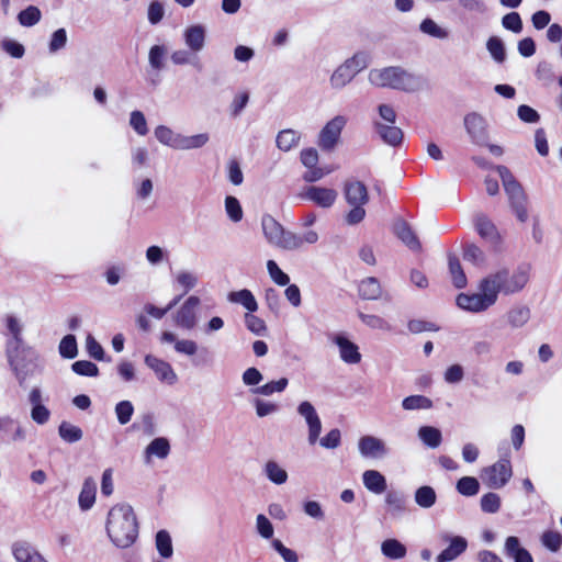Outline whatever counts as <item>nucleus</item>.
<instances>
[{
    "instance_id": "1",
    "label": "nucleus",
    "mask_w": 562,
    "mask_h": 562,
    "mask_svg": "<svg viewBox=\"0 0 562 562\" xmlns=\"http://www.w3.org/2000/svg\"><path fill=\"white\" fill-rule=\"evenodd\" d=\"M106 532L119 548H127L135 542L138 536V524L132 506L117 504L110 509Z\"/></svg>"
},
{
    "instance_id": "2",
    "label": "nucleus",
    "mask_w": 562,
    "mask_h": 562,
    "mask_svg": "<svg viewBox=\"0 0 562 562\" xmlns=\"http://www.w3.org/2000/svg\"><path fill=\"white\" fill-rule=\"evenodd\" d=\"M368 78L375 87L390 88L405 92L418 91L424 83L420 76L409 72L400 66L371 69Z\"/></svg>"
},
{
    "instance_id": "3",
    "label": "nucleus",
    "mask_w": 562,
    "mask_h": 562,
    "mask_svg": "<svg viewBox=\"0 0 562 562\" xmlns=\"http://www.w3.org/2000/svg\"><path fill=\"white\" fill-rule=\"evenodd\" d=\"M5 355L20 386H24L27 379L42 372L40 353L26 344L16 347L15 350H5Z\"/></svg>"
},
{
    "instance_id": "4",
    "label": "nucleus",
    "mask_w": 562,
    "mask_h": 562,
    "mask_svg": "<svg viewBox=\"0 0 562 562\" xmlns=\"http://www.w3.org/2000/svg\"><path fill=\"white\" fill-rule=\"evenodd\" d=\"M486 288L494 292L497 301L498 294L512 295L520 292L529 282V268L527 266H518L510 271L509 269H501L484 278Z\"/></svg>"
},
{
    "instance_id": "5",
    "label": "nucleus",
    "mask_w": 562,
    "mask_h": 562,
    "mask_svg": "<svg viewBox=\"0 0 562 562\" xmlns=\"http://www.w3.org/2000/svg\"><path fill=\"white\" fill-rule=\"evenodd\" d=\"M495 169L502 179L512 211L519 222L525 223L528 220V200L521 184L515 179L506 166H496Z\"/></svg>"
},
{
    "instance_id": "6",
    "label": "nucleus",
    "mask_w": 562,
    "mask_h": 562,
    "mask_svg": "<svg viewBox=\"0 0 562 562\" xmlns=\"http://www.w3.org/2000/svg\"><path fill=\"white\" fill-rule=\"evenodd\" d=\"M262 232L267 240L283 250H295L299 244L296 234L286 231L278 221L271 215H263L261 218Z\"/></svg>"
},
{
    "instance_id": "7",
    "label": "nucleus",
    "mask_w": 562,
    "mask_h": 562,
    "mask_svg": "<svg viewBox=\"0 0 562 562\" xmlns=\"http://www.w3.org/2000/svg\"><path fill=\"white\" fill-rule=\"evenodd\" d=\"M480 293L467 294L460 293L457 296V305L468 312L481 313L496 303L494 292L485 285L484 279L479 284Z\"/></svg>"
},
{
    "instance_id": "8",
    "label": "nucleus",
    "mask_w": 562,
    "mask_h": 562,
    "mask_svg": "<svg viewBox=\"0 0 562 562\" xmlns=\"http://www.w3.org/2000/svg\"><path fill=\"white\" fill-rule=\"evenodd\" d=\"M513 475L512 464L508 459H501L493 465L487 467L481 474L482 481L490 488H502L504 487Z\"/></svg>"
},
{
    "instance_id": "9",
    "label": "nucleus",
    "mask_w": 562,
    "mask_h": 562,
    "mask_svg": "<svg viewBox=\"0 0 562 562\" xmlns=\"http://www.w3.org/2000/svg\"><path fill=\"white\" fill-rule=\"evenodd\" d=\"M347 124V119L344 115H336L328 121L321 130L318 135V146L324 151H331L337 146L341 131Z\"/></svg>"
},
{
    "instance_id": "10",
    "label": "nucleus",
    "mask_w": 562,
    "mask_h": 562,
    "mask_svg": "<svg viewBox=\"0 0 562 562\" xmlns=\"http://www.w3.org/2000/svg\"><path fill=\"white\" fill-rule=\"evenodd\" d=\"M464 128L471 142L479 146H485L488 142L487 122L477 112L468 113L463 119Z\"/></svg>"
},
{
    "instance_id": "11",
    "label": "nucleus",
    "mask_w": 562,
    "mask_h": 562,
    "mask_svg": "<svg viewBox=\"0 0 562 562\" xmlns=\"http://www.w3.org/2000/svg\"><path fill=\"white\" fill-rule=\"evenodd\" d=\"M200 297L190 295L173 315L175 324L183 329L191 330L196 326V311L200 305Z\"/></svg>"
},
{
    "instance_id": "12",
    "label": "nucleus",
    "mask_w": 562,
    "mask_h": 562,
    "mask_svg": "<svg viewBox=\"0 0 562 562\" xmlns=\"http://www.w3.org/2000/svg\"><path fill=\"white\" fill-rule=\"evenodd\" d=\"M329 340L339 349L340 359L348 364H357L361 361L359 347L352 342L346 333L330 334Z\"/></svg>"
},
{
    "instance_id": "13",
    "label": "nucleus",
    "mask_w": 562,
    "mask_h": 562,
    "mask_svg": "<svg viewBox=\"0 0 562 562\" xmlns=\"http://www.w3.org/2000/svg\"><path fill=\"white\" fill-rule=\"evenodd\" d=\"M26 439V430L21 423L10 415L0 416V440L22 442Z\"/></svg>"
},
{
    "instance_id": "14",
    "label": "nucleus",
    "mask_w": 562,
    "mask_h": 562,
    "mask_svg": "<svg viewBox=\"0 0 562 562\" xmlns=\"http://www.w3.org/2000/svg\"><path fill=\"white\" fill-rule=\"evenodd\" d=\"M358 449L361 457L367 459H383L389 454L385 442L374 436H362L358 441Z\"/></svg>"
},
{
    "instance_id": "15",
    "label": "nucleus",
    "mask_w": 562,
    "mask_h": 562,
    "mask_svg": "<svg viewBox=\"0 0 562 562\" xmlns=\"http://www.w3.org/2000/svg\"><path fill=\"white\" fill-rule=\"evenodd\" d=\"M297 413L304 417L307 426H308V442L310 445H315L316 441L319 438L321 431H322V422L319 416L316 413V409L314 406L307 402L304 401L300 403L297 407Z\"/></svg>"
},
{
    "instance_id": "16",
    "label": "nucleus",
    "mask_w": 562,
    "mask_h": 562,
    "mask_svg": "<svg viewBox=\"0 0 562 562\" xmlns=\"http://www.w3.org/2000/svg\"><path fill=\"white\" fill-rule=\"evenodd\" d=\"M441 539L449 546L443 549L436 558V562H451L465 552L468 540L462 536L442 535Z\"/></svg>"
},
{
    "instance_id": "17",
    "label": "nucleus",
    "mask_w": 562,
    "mask_h": 562,
    "mask_svg": "<svg viewBox=\"0 0 562 562\" xmlns=\"http://www.w3.org/2000/svg\"><path fill=\"white\" fill-rule=\"evenodd\" d=\"M145 363L148 368H150L157 379L161 382H165L169 385L175 384L178 381V375L167 361L159 359L153 355H147L145 357Z\"/></svg>"
},
{
    "instance_id": "18",
    "label": "nucleus",
    "mask_w": 562,
    "mask_h": 562,
    "mask_svg": "<svg viewBox=\"0 0 562 562\" xmlns=\"http://www.w3.org/2000/svg\"><path fill=\"white\" fill-rule=\"evenodd\" d=\"M302 196L321 207L328 209L335 203L337 192L334 189L312 186L305 190Z\"/></svg>"
},
{
    "instance_id": "19",
    "label": "nucleus",
    "mask_w": 562,
    "mask_h": 562,
    "mask_svg": "<svg viewBox=\"0 0 562 562\" xmlns=\"http://www.w3.org/2000/svg\"><path fill=\"white\" fill-rule=\"evenodd\" d=\"M373 128L380 139L389 146L397 147L403 143L404 133L400 127L395 126V124L374 121Z\"/></svg>"
},
{
    "instance_id": "20",
    "label": "nucleus",
    "mask_w": 562,
    "mask_h": 562,
    "mask_svg": "<svg viewBox=\"0 0 562 562\" xmlns=\"http://www.w3.org/2000/svg\"><path fill=\"white\" fill-rule=\"evenodd\" d=\"M345 199L349 205H364L369 201L368 189L359 180H348L344 187Z\"/></svg>"
},
{
    "instance_id": "21",
    "label": "nucleus",
    "mask_w": 562,
    "mask_h": 562,
    "mask_svg": "<svg viewBox=\"0 0 562 562\" xmlns=\"http://www.w3.org/2000/svg\"><path fill=\"white\" fill-rule=\"evenodd\" d=\"M206 30L201 24L188 26L183 32L186 45L194 53L201 52L205 46Z\"/></svg>"
},
{
    "instance_id": "22",
    "label": "nucleus",
    "mask_w": 562,
    "mask_h": 562,
    "mask_svg": "<svg viewBox=\"0 0 562 562\" xmlns=\"http://www.w3.org/2000/svg\"><path fill=\"white\" fill-rule=\"evenodd\" d=\"M12 554L16 562H43L44 557L29 542L19 541L12 546Z\"/></svg>"
},
{
    "instance_id": "23",
    "label": "nucleus",
    "mask_w": 562,
    "mask_h": 562,
    "mask_svg": "<svg viewBox=\"0 0 562 562\" xmlns=\"http://www.w3.org/2000/svg\"><path fill=\"white\" fill-rule=\"evenodd\" d=\"M394 233L411 250L418 251L422 249L418 237L406 221L397 220L394 224Z\"/></svg>"
},
{
    "instance_id": "24",
    "label": "nucleus",
    "mask_w": 562,
    "mask_h": 562,
    "mask_svg": "<svg viewBox=\"0 0 562 562\" xmlns=\"http://www.w3.org/2000/svg\"><path fill=\"white\" fill-rule=\"evenodd\" d=\"M387 513L393 518H398L407 512V497L400 491H389L385 495Z\"/></svg>"
},
{
    "instance_id": "25",
    "label": "nucleus",
    "mask_w": 562,
    "mask_h": 562,
    "mask_svg": "<svg viewBox=\"0 0 562 562\" xmlns=\"http://www.w3.org/2000/svg\"><path fill=\"white\" fill-rule=\"evenodd\" d=\"M170 453V442L166 437L153 439L145 448L144 458L146 463L151 462V458L166 459Z\"/></svg>"
},
{
    "instance_id": "26",
    "label": "nucleus",
    "mask_w": 562,
    "mask_h": 562,
    "mask_svg": "<svg viewBox=\"0 0 562 562\" xmlns=\"http://www.w3.org/2000/svg\"><path fill=\"white\" fill-rule=\"evenodd\" d=\"M364 487L374 494H382L386 491L387 484L385 476L376 470H367L362 473Z\"/></svg>"
},
{
    "instance_id": "27",
    "label": "nucleus",
    "mask_w": 562,
    "mask_h": 562,
    "mask_svg": "<svg viewBox=\"0 0 562 562\" xmlns=\"http://www.w3.org/2000/svg\"><path fill=\"white\" fill-rule=\"evenodd\" d=\"M358 293L362 300H379L382 295L380 281L374 277H368L361 280L358 286Z\"/></svg>"
},
{
    "instance_id": "28",
    "label": "nucleus",
    "mask_w": 562,
    "mask_h": 562,
    "mask_svg": "<svg viewBox=\"0 0 562 562\" xmlns=\"http://www.w3.org/2000/svg\"><path fill=\"white\" fill-rule=\"evenodd\" d=\"M95 494H97V483L92 477H87L83 481L79 497H78V504L81 510L86 512L89 510L94 502H95Z\"/></svg>"
},
{
    "instance_id": "29",
    "label": "nucleus",
    "mask_w": 562,
    "mask_h": 562,
    "mask_svg": "<svg viewBox=\"0 0 562 562\" xmlns=\"http://www.w3.org/2000/svg\"><path fill=\"white\" fill-rule=\"evenodd\" d=\"M531 317V311L526 305H515L506 313V319L512 328L524 327Z\"/></svg>"
},
{
    "instance_id": "30",
    "label": "nucleus",
    "mask_w": 562,
    "mask_h": 562,
    "mask_svg": "<svg viewBox=\"0 0 562 562\" xmlns=\"http://www.w3.org/2000/svg\"><path fill=\"white\" fill-rule=\"evenodd\" d=\"M7 328L11 337L7 340L5 350H15L16 347L25 345L22 337V326L15 316L7 317Z\"/></svg>"
},
{
    "instance_id": "31",
    "label": "nucleus",
    "mask_w": 562,
    "mask_h": 562,
    "mask_svg": "<svg viewBox=\"0 0 562 562\" xmlns=\"http://www.w3.org/2000/svg\"><path fill=\"white\" fill-rule=\"evenodd\" d=\"M382 554L391 560H400L405 558L407 549L400 540L390 538L381 543Z\"/></svg>"
},
{
    "instance_id": "32",
    "label": "nucleus",
    "mask_w": 562,
    "mask_h": 562,
    "mask_svg": "<svg viewBox=\"0 0 562 562\" xmlns=\"http://www.w3.org/2000/svg\"><path fill=\"white\" fill-rule=\"evenodd\" d=\"M228 300L233 303L243 305L249 313H254L258 310L256 297L248 289L231 292L228 294Z\"/></svg>"
},
{
    "instance_id": "33",
    "label": "nucleus",
    "mask_w": 562,
    "mask_h": 562,
    "mask_svg": "<svg viewBox=\"0 0 562 562\" xmlns=\"http://www.w3.org/2000/svg\"><path fill=\"white\" fill-rule=\"evenodd\" d=\"M301 139V135L294 130H282L278 133L276 143L277 147L282 151H290L295 148Z\"/></svg>"
},
{
    "instance_id": "34",
    "label": "nucleus",
    "mask_w": 562,
    "mask_h": 562,
    "mask_svg": "<svg viewBox=\"0 0 562 562\" xmlns=\"http://www.w3.org/2000/svg\"><path fill=\"white\" fill-rule=\"evenodd\" d=\"M157 552L162 559H170L173 554V547L170 533L161 529L157 531L155 537Z\"/></svg>"
},
{
    "instance_id": "35",
    "label": "nucleus",
    "mask_w": 562,
    "mask_h": 562,
    "mask_svg": "<svg viewBox=\"0 0 562 562\" xmlns=\"http://www.w3.org/2000/svg\"><path fill=\"white\" fill-rule=\"evenodd\" d=\"M414 501L419 507L428 509L436 504V491L429 485H423L415 491Z\"/></svg>"
},
{
    "instance_id": "36",
    "label": "nucleus",
    "mask_w": 562,
    "mask_h": 562,
    "mask_svg": "<svg viewBox=\"0 0 562 562\" xmlns=\"http://www.w3.org/2000/svg\"><path fill=\"white\" fill-rule=\"evenodd\" d=\"M356 75L346 63L341 64L330 76L329 82L331 88L341 89L349 83Z\"/></svg>"
},
{
    "instance_id": "37",
    "label": "nucleus",
    "mask_w": 562,
    "mask_h": 562,
    "mask_svg": "<svg viewBox=\"0 0 562 562\" xmlns=\"http://www.w3.org/2000/svg\"><path fill=\"white\" fill-rule=\"evenodd\" d=\"M154 134L159 143L178 150L181 134L175 133L166 125H158Z\"/></svg>"
},
{
    "instance_id": "38",
    "label": "nucleus",
    "mask_w": 562,
    "mask_h": 562,
    "mask_svg": "<svg viewBox=\"0 0 562 562\" xmlns=\"http://www.w3.org/2000/svg\"><path fill=\"white\" fill-rule=\"evenodd\" d=\"M418 438L431 449L439 447L442 441L441 431L432 426H422L418 429Z\"/></svg>"
},
{
    "instance_id": "39",
    "label": "nucleus",
    "mask_w": 562,
    "mask_h": 562,
    "mask_svg": "<svg viewBox=\"0 0 562 562\" xmlns=\"http://www.w3.org/2000/svg\"><path fill=\"white\" fill-rule=\"evenodd\" d=\"M209 140L210 136L207 133H200L191 136L181 134L178 150L199 149L205 146Z\"/></svg>"
},
{
    "instance_id": "40",
    "label": "nucleus",
    "mask_w": 562,
    "mask_h": 562,
    "mask_svg": "<svg viewBox=\"0 0 562 562\" xmlns=\"http://www.w3.org/2000/svg\"><path fill=\"white\" fill-rule=\"evenodd\" d=\"M58 435L67 443L78 442L83 437V432L80 427L65 420L58 426Z\"/></svg>"
},
{
    "instance_id": "41",
    "label": "nucleus",
    "mask_w": 562,
    "mask_h": 562,
    "mask_svg": "<svg viewBox=\"0 0 562 562\" xmlns=\"http://www.w3.org/2000/svg\"><path fill=\"white\" fill-rule=\"evenodd\" d=\"M263 472L268 480L277 485L284 484L288 480V472L273 460L266 463Z\"/></svg>"
},
{
    "instance_id": "42",
    "label": "nucleus",
    "mask_w": 562,
    "mask_h": 562,
    "mask_svg": "<svg viewBox=\"0 0 562 562\" xmlns=\"http://www.w3.org/2000/svg\"><path fill=\"white\" fill-rule=\"evenodd\" d=\"M449 271L452 277L453 285L457 289H463L467 285V277L461 267L460 260L452 255L449 256Z\"/></svg>"
},
{
    "instance_id": "43",
    "label": "nucleus",
    "mask_w": 562,
    "mask_h": 562,
    "mask_svg": "<svg viewBox=\"0 0 562 562\" xmlns=\"http://www.w3.org/2000/svg\"><path fill=\"white\" fill-rule=\"evenodd\" d=\"M402 407L405 411L429 409L432 401L424 395H411L402 401Z\"/></svg>"
},
{
    "instance_id": "44",
    "label": "nucleus",
    "mask_w": 562,
    "mask_h": 562,
    "mask_svg": "<svg viewBox=\"0 0 562 562\" xmlns=\"http://www.w3.org/2000/svg\"><path fill=\"white\" fill-rule=\"evenodd\" d=\"M475 228L479 235L485 239H494L497 235L495 225L487 218V216L480 214L475 218Z\"/></svg>"
},
{
    "instance_id": "45",
    "label": "nucleus",
    "mask_w": 562,
    "mask_h": 562,
    "mask_svg": "<svg viewBox=\"0 0 562 562\" xmlns=\"http://www.w3.org/2000/svg\"><path fill=\"white\" fill-rule=\"evenodd\" d=\"M59 353L65 359H74L78 355L77 339L74 335L64 336L58 346Z\"/></svg>"
},
{
    "instance_id": "46",
    "label": "nucleus",
    "mask_w": 562,
    "mask_h": 562,
    "mask_svg": "<svg viewBox=\"0 0 562 562\" xmlns=\"http://www.w3.org/2000/svg\"><path fill=\"white\" fill-rule=\"evenodd\" d=\"M289 384V380L286 378H281L277 381H270L261 386H258L252 390V393L270 396L273 393H281L285 390Z\"/></svg>"
},
{
    "instance_id": "47",
    "label": "nucleus",
    "mask_w": 562,
    "mask_h": 562,
    "mask_svg": "<svg viewBox=\"0 0 562 562\" xmlns=\"http://www.w3.org/2000/svg\"><path fill=\"white\" fill-rule=\"evenodd\" d=\"M41 10L35 5H29L18 14V21L22 26L31 27L41 21Z\"/></svg>"
},
{
    "instance_id": "48",
    "label": "nucleus",
    "mask_w": 562,
    "mask_h": 562,
    "mask_svg": "<svg viewBox=\"0 0 562 562\" xmlns=\"http://www.w3.org/2000/svg\"><path fill=\"white\" fill-rule=\"evenodd\" d=\"M419 30L435 38L445 40L449 36V32L439 26L432 19L426 18L422 21Z\"/></svg>"
},
{
    "instance_id": "49",
    "label": "nucleus",
    "mask_w": 562,
    "mask_h": 562,
    "mask_svg": "<svg viewBox=\"0 0 562 562\" xmlns=\"http://www.w3.org/2000/svg\"><path fill=\"white\" fill-rule=\"evenodd\" d=\"M456 487L463 496H474L480 491V483L474 476H463L457 482Z\"/></svg>"
},
{
    "instance_id": "50",
    "label": "nucleus",
    "mask_w": 562,
    "mask_h": 562,
    "mask_svg": "<svg viewBox=\"0 0 562 562\" xmlns=\"http://www.w3.org/2000/svg\"><path fill=\"white\" fill-rule=\"evenodd\" d=\"M486 48L496 63L501 64L506 59L505 45L499 37H490L486 42Z\"/></svg>"
},
{
    "instance_id": "51",
    "label": "nucleus",
    "mask_w": 562,
    "mask_h": 562,
    "mask_svg": "<svg viewBox=\"0 0 562 562\" xmlns=\"http://www.w3.org/2000/svg\"><path fill=\"white\" fill-rule=\"evenodd\" d=\"M481 510L486 514H495L501 508V497L493 492H488L481 497Z\"/></svg>"
},
{
    "instance_id": "52",
    "label": "nucleus",
    "mask_w": 562,
    "mask_h": 562,
    "mask_svg": "<svg viewBox=\"0 0 562 562\" xmlns=\"http://www.w3.org/2000/svg\"><path fill=\"white\" fill-rule=\"evenodd\" d=\"M245 325L249 331L257 336H265L267 333V326L262 318L254 315L252 313H246L245 317Z\"/></svg>"
},
{
    "instance_id": "53",
    "label": "nucleus",
    "mask_w": 562,
    "mask_h": 562,
    "mask_svg": "<svg viewBox=\"0 0 562 562\" xmlns=\"http://www.w3.org/2000/svg\"><path fill=\"white\" fill-rule=\"evenodd\" d=\"M167 54V48L164 45H154L149 49L148 61L151 68L155 70H161L164 68V58Z\"/></svg>"
},
{
    "instance_id": "54",
    "label": "nucleus",
    "mask_w": 562,
    "mask_h": 562,
    "mask_svg": "<svg viewBox=\"0 0 562 562\" xmlns=\"http://www.w3.org/2000/svg\"><path fill=\"white\" fill-rule=\"evenodd\" d=\"M115 415H116V418H117V422L120 425H126L133 414H134V406L132 404V402L130 401H121L119 402L116 405H115Z\"/></svg>"
},
{
    "instance_id": "55",
    "label": "nucleus",
    "mask_w": 562,
    "mask_h": 562,
    "mask_svg": "<svg viewBox=\"0 0 562 562\" xmlns=\"http://www.w3.org/2000/svg\"><path fill=\"white\" fill-rule=\"evenodd\" d=\"M225 211L234 223L243 218V209L237 198L228 195L225 198Z\"/></svg>"
},
{
    "instance_id": "56",
    "label": "nucleus",
    "mask_w": 562,
    "mask_h": 562,
    "mask_svg": "<svg viewBox=\"0 0 562 562\" xmlns=\"http://www.w3.org/2000/svg\"><path fill=\"white\" fill-rule=\"evenodd\" d=\"M72 371L82 376H97L99 368L95 363L88 360H78L71 364Z\"/></svg>"
},
{
    "instance_id": "57",
    "label": "nucleus",
    "mask_w": 562,
    "mask_h": 562,
    "mask_svg": "<svg viewBox=\"0 0 562 562\" xmlns=\"http://www.w3.org/2000/svg\"><path fill=\"white\" fill-rule=\"evenodd\" d=\"M349 65V68L352 70L355 75L366 69L370 64V56L368 53L358 52L351 58L345 61Z\"/></svg>"
},
{
    "instance_id": "58",
    "label": "nucleus",
    "mask_w": 562,
    "mask_h": 562,
    "mask_svg": "<svg viewBox=\"0 0 562 562\" xmlns=\"http://www.w3.org/2000/svg\"><path fill=\"white\" fill-rule=\"evenodd\" d=\"M358 316L363 324H366L368 327H370L372 329H381V330H390L391 329L390 324L381 316L372 315V314H364L362 312H359Z\"/></svg>"
},
{
    "instance_id": "59",
    "label": "nucleus",
    "mask_w": 562,
    "mask_h": 562,
    "mask_svg": "<svg viewBox=\"0 0 562 562\" xmlns=\"http://www.w3.org/2000/svg\"><path fill=\"white\" fill-rule=\"evenodd\" d=\"M267 270L270 278L278 285L284 286L289 284V276L279 268L278 263L274 260L267 261Z\"/></svg>"
},
{
    "instance_id": "60",
    "label": "nucleus",
    "mask_w": 562,
    "mask_h": 562,
    "mask_svg": "<svg viewBox=\"0 0 562 562\" xmlns=\"http://www.w3.org/2000/svg\"><path fill=\"white\" fill-rule=\"evenodd\" d=\"M526 549L521 547L520 540L518 537L509 536L505 540L504 552L505 554L513 559L514 561Z\"/></svg>"
},
{
    "instance_id": "61",
    "label": "nucleus",
    "mask_w": 562,
    "mask_h": 562,
    "mask_svg": "<svg viewBox=\"0 0 562 562\" xmlns=\"http://www.w3.org/2000/svg\"><path fill=\"white\" fill-rule=\"evenodd\" d=\"M542 544L552 552L560 550L562 544V536L558 531H544L541 537Z\"/></svg>"
},
{
    "instance_id": "62",
    "label": "nucleus",
    "mask_w": 562,
    "mask_h": 562,
    "mask_svg": "<svg viewBox=\"0 0 562 562\" xmlns=\"http://www.w3.org/2000/svg\"><path fill=\"white\" fill-rule=\"evenodd\" d=\"M502 25L513 33H520L522 31V21L518 12H509L502 19Z\"/></svg>"
},
{
    "instance_id": "63",
    "label": "nucleus",
    "mask_w": 562,
    "mask_h": 562,
    "mask_svg": "<svg viewBox=\"0 0 562 562\" xmlns=\"http://www.w3.org/2000/svg\"><path fill=\"white\" fill-rule=\"evenodd\" d=\"M130 125L140 136H144L148 133L145 115L138 110H135L131 113Z\"/></svg>"
},
{
    "instance_id": "64",
    "label": "nucleus",
    "mask_w": 562,
    "mask_h": 562,
    "mask_svg": "<svg viewBox=\"0 0 562 562\" xmlns=\"http://www.w3.org/2000/svg\"><path fill=\"white\" fill-rule=\"evenodd\" d=\"M2 49L13 58H22L25 54L24 46L11 38H4L1 41Z\"/></svg>"
}]
</instances>
